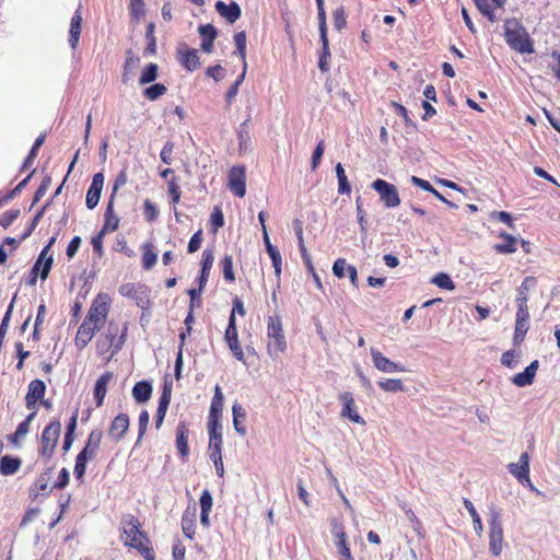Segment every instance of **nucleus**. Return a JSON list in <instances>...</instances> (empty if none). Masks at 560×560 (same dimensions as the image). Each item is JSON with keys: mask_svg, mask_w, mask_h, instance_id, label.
<instances>
[{"mask_svg": "<svg viewBox=\"0 0 560 560\" xmlns=\"http://www.w3.org/2000/svg\"><path fill=\"white\" fill-rule=\"evenodd\" d=\"M110 296L104 292H100L93 299L74 336L73 343L78 350H83L92 341L96 332L101 331L104 327L110 311Z\"/></svg>", "mask_w": 560, "mask_h": 560, "instance_id": "1", "label": "nucleus"}, {"mask_svg": "<svg viewBox=\"0 0 560 560\" xmlns=\"http://www.w3.org/2000/svg\"><path fill=\"white\" fill-rule=\"evenodd\" d=\"M119 539L126 548L136 550L144 560L156 559L153 542L138 516L131 513L121 515Z\"/></svg>", "mask_w": 560, "mask_h": 560, "instance_id": "2", "label": "nucleus"}, {"mask_svg": "<svg viewBox=\"0 0 560 560\" xmlns=\"http://www.w3.org/2000/svg\"><path fill=\"white\" fill-rule=\"evenodd\" d=\"M128 335V323L119 324L110 320L106 329L97 337L95 341V349L98 355L108 354L107 360H110L124 347Z\"/></svg>", "mask_w": 560, "mask_h": 560, "instance_id": "3", "label": "nucleus"}, {"mask_svg": "<svg viewBox=\"0 0 560 560\" xmlns=\"http://www.w3.org/2000/svg\"><path fill=\"white\" fill-rule=\"evenodd\" d=\"M504 37L511 49L520 54L534 52V44L526 28L515 19L504 23Z\"/></svg>", "mask_w": 560, "mask_h": 560, "instance_id": "4", "label": "nucleus"}, {"mask_svg": "<svg viewBox=\"0 0 560 560\" xmlns=\"http://www.w3.org/2000/svg\"><path fill=\"white\" fill-rule=\"evenodd\" d=\"M102 439L103 432L100 429H94L89 433L85 446L75 457L73 474L77 480H82L85 475L88 462L96 458Z\"/></svg>", "mask_w": 560, "mask_h": 560, "instance_id": "5", "label": "nucleus"}, {"mask_svg": "<svg viewBox=\"0 0 560 560\" xmlns=\"http://www.w3.org/2000/svg\"><path fill=\"white\" fill-rule=\"evenodd\" d=\"M267 339V353L270 358L278 359L287 351V340L279 315L268 317Z\"/></svg>", "mask_w": 560, "mask_h": 560, "instance_id": "6", "label": "nucleus"}, {"mask_svg": "<svg viewBox=\"0 0 560 560\" xmlns=\"http://www.w3.org/2000/svg\"><path fill=\"white\" fill-rule=\"evenodd\" d=\"M61 433L59 419H52L44 429L39 438L38 456L44 463H48L55 455V451Z\"/></svg>", "mask_w": 560, "mask_h": 560, "instance_id": "7", "label": "nucleus"}, {"mask_svg": "<svg viewBox=\"0 0 560 560\" xmlns=\"http://www.w3.org/2000/svg\"><path fill=\"white\" fill-rule=\"evenodd\" d=\"M503 548V527L501 513L495 506L490 508L489 518V549L495 557L500 556Z\"/></svg>", "mask_w": 560, "mask_h": 560, "instance_id": "8", "label": "nucleus"}, {"mask_svg": "<svg viewBox=\"0 0 560 560\" xmlns=\"http://www.w3.org/2000/svg\"><path fill=\"white\" fill-rule=\"evenodd\" d=\"M371 186L378 194L380 200L386 208H395L400 205L399 192L394 184L377 178Z\"/></svg>", "mask_w": 560, "mask_h": 560, "instance_id": "9", "label": "nucleus"}, {"mask_svg": "<svg viewBox=\"0 0 560 560\" xmlns=\"http://www.w3.org/2000/svg\"><path fill=\"white\" fill-rule=\"evenodd\" d=\"M228 187L232 194L243 198L246 194V168L243 165L232 166L228 174Z\"/></svg>", "mask_w": 560, "mask_h": 560, "instance_id": "10", "label": "nucleus"}, {"mask_svg": "<svg viewBox=\"0 0 560 560\" xmlns=\"http://www.w3.org/2000/svg\"><path fill=\"white\" fill-rule=\"evenodd\" d=\"M122 296L133 299L139 307L147 310L150 306L149 290L144 285L125 283L119 287Z\"/></svg>", "mask_w": 560, "mask_h": 560, "instance_id": "11", "label": "nucleus"}, {"mask_svg": "<svg viewBox=\"0 0 560 560\" xmlns=\"http://www.w3.org/2000/svg\"><path fill=\"white\" fill-rule=\"evenodd\" d=\"M224 340L226 341L230 350L233 355L238 360L244 362V352L238 341V332L236 327V318L233 314H230L229 324L224 334Z\"/></svg>", "mask_w": 560, "mask_h": 560, "instance_id": "12", "label": "nucleus"}, {"mask_svg": "<svg viewBox=\"0 0 560 560\" xmlns=\"http://www.w3.org/2000/svg\"><path fill=\"white\" fill-rule=\"evenodd\" d=\"M339 400L342 404L341 417L347 418L353 423L365 424V420L357 411L355 400L353 394L343 392L339 395Z\"/></svg>", "mask_w": 560, "mask_h": 560, "instance_id": "13", "label": "nucleus"}, {"mask_svg": "<svg viewBox=\"0 0 560 560\" xmlns=\"http://www.w3.org/2000/svg\"><path fill=\"white\" fill-rule=\"evenodd\" d=\"M508 469L523 486L532 487L529 478V456L526 452L521 454L518 463L509 464Z\"/></svg>", "mask_w": 560, "mask_h": 560, "instance_id": "14", "label": "nucleus"}, {"mask_svg": "<svg viewBox=\"0 0 560 560\" xmlns=\"http://www.w3.org/2000/svg\"><path fill=\"white\" fill-rule=\"evenodd\" d=\"M178 61L187 71H195L200 66L198 51L195 48H189L187 45H182L177 50Z\"/></svg>", "mask_w": 560, "mask_h": 560, "instance_id": "15", "label": "nucleus"}, {"mask_svg": "<svg viewBox=\"0 0 560 560\" xmlns=\"http://www.w3.org/2000/svg\"><path fill=\"white\" fill-rule=\"evenodd\" d=\"M104 185V175L103 173H96L93 175L92 183L88 189L85 197L86 208L92 210L94 209L101 198V192Z\"/></svg>", "mask_w": 560, "mask_h": 560, "instance_id": "16", "label": "nucleus"}, {"mask_svg": "<svg viewBox=\"0 0 560 560\" xmlns=\"http://www.w3.org/2000/svg\"><path fill=\"white\" fill-rule=\"evenodd\" d=\"M196 520H197V509L195 505L187 506L186 510L183 512L182 520H180V526L183 534L186 538L189 540L195 539L196 535Z\"/></svg>", "mask_w": 560, "mask_h": 560, "instance_id": "17", "label": "nucleus"}, {"mask_svg": "<svg viewBox=\"0 0 560 560\" xmlns=\"http://www.w3.org/2000/svg\"><path fill=\"white\" fill-rule=\"evenodd\" d=\"M371 355L374 363V366L385 373L392 372H405V366L390 361L388 358L383 355V353L376 349H371Z\"/></svg>", "mask_w": 560, "mask_h": 560, "instance_id": "18", "label": "nucleus"}, {"mask_svg": "<svg viewBox=\"0 0 560 560\" xmlns=\"http://www.w3.org/2000/svg\"><path fill=\"white\" fill-rule=\"evenodd\" d=\"M45 392L46 385L42 380L31 381L25 396V405L27 409L35 408L37 401L44 398Z\"/></svg>", "mask_w": 560, "mask_h": 560, "instance_id": "19", "label": "nucleus"}, {"mask_svg": "<svg viewBox=\"0 0 560 560\" xmlns=\"http://www.w3.org/2000/svg\"><path fill=\"white\" fill-rule=\"evenodd\" d=\"M129 417L127 413H119L116 416L109 424L108 434L115 441H120L124 439L126 432L129 428Z\"/></svg>", "mask_w": 560, "mask_h": 560, "instance_id": "20", "label": "nucleus"}, {"mask_svg": "<svg viewBox=\"0 0 560 560\" xmlns=\"http://www.w3.org/2000/svg\"><path fill=\"white\" fill-rule=\"evenodd\" d=\"M538 366V361L534 360L528 366L525 368L523 372H520L512 377V383L517 387L532 385L534 383Z\"/></svg>", "mask_w": 560, "mask_h": 560, "instance_id": "21", "label": "nucleus"}, {"mask_svg": "<svg viewBox=\"0 0 560 560\" xmlns=\"http://www.w3.org/2000/svg\"><path fill=\"white\" fill-rule=\"evenodd\" d=\"M114 196H109L105 212H104V223L101 229L103 233L115 232L119 228V218L115 214L114 211Z\"/></svg>", "mask_w": 560, "mask_h": 560, "instance_id": "22", "label": "nucleus"}, {"mask_svg": "<svg viewBox=\"0 0 560 560\" xmlns=\"http://www.w3.org/2000/svg\"><path fill=\"white\" fill-rule=\"evenodd\" d=\"M114 378V373L110 371L104 372L97 380L94 386V399L96 407H101L104 402L107 385Z\"/></svg>", "mask_w": 560, "mask_h": 560, "instance_id": "23", "label": "nucleus"}, {"mask_svg": "<svg viewBox=\"0 0 560 560\" xmlns=\"http://www.w3.org/2000/svg\"><path fill=\"white\" fill-rule=\"evenodd\" d=\"M189 428L185 421H180L176 429V447L182 458H187L189 454L188 446Z\"/></svg>", "mask_w": 560, "mask_h": 560, "instance_id": "24", "label": "nucleus"}, {"mask_svg": "<svg viewBox=\"0 0 560 560\" xmlns=\"http://www.w3.org/2000/svg\"><path fill=\"white\" fill-rule=\"evenodd\" d=\"M223 394L219 385L214 388V395L211 400L208 423H220L223 409Z\"/></svg>", "mask_w": 560, "mask_h": 560, "instance_id": "25", "label": "nucleus"}, {"mask_svg": "<svg viewBox=\"0 0 560 560\" xmlns=\"http://www.w3.org/2000/svg\"><path fill=\"white\" fill-rule=\"evenodd\" d=\"M215 10L221 16H223L230 23H234L235 21H237L242 14L241 8L236 2H231L230 4H226L223 1H217Z\"/></svg>", "mask_w": 560, "mask_h": 560, "instance_id": "26", "label": "nucleus"}, {"mask_svg": "<svg viewBox=\"0 0 560 560\" xmlns=\"http://www.w3.org/2000/svg\"><path fill=\"white\" fill-rule=\"evenodd\" d=\"M477 9L486 16L490 22H494L497 16L494 14V8H502L506 0H474Z\"/></svg>", "mask_w": 560, "mask_h": 560, "instance_id": "27", "label": "nucleus"}, {"mask_svg": "<svg viewBox=\"0 0 560 560\" xmlns=\"http://www.w3.org/2000/svg\"><path fill=\"white\" fill-rule=\"evenodd\" d=\"M82 27V14H81V5L77 9L73 16L71 18L70 28H69V44L72 49H75L79 44L80 34Z\"/></svg>", "mask_w": 560, "mask_h": 560, "instance_id": "28", "label": "nucleus"}, {"mask_svg": "<svg viewBox=\"0 0 560 560\" xmlns=\"http://www.w3.org/2000/svg\"><path fill=\"white\" fill-rule=\"evenodd\" d=\"M499 237L502 238L504 242L503 243H498L493 246L494 250L498 253V254H513L516 252L517 247V240L516 237H514L513 235L506 233V232H501L499 234Z\"/></svg>", "mask_w": 560, "mask_h": 560, "instance_id": "29", "label": "nucleus"}, {"mask_svg": "<svg viewBox=\"0 0 560 560\" xmlns=\"http://www.w3.org/2000/svg\"><path fill=\"white\" fill-rule=\"evenodd\" d=\"M152 386L147 381H140L132 387V396L137 402L143 404L151 398Z\"/></svg>", "mask_w": 560, "mask_h": 560, "instance_id": "30", "label": "nucleus"}, {"mask_svg": "<svg viewBox=\"0 0 560 560\" xmlns=\"http://www.w3.org/2000/svg\"><path fill=\"white\" fill-rule=\"evenodd\" d=\"M140 58L137 57L131 49L126 51V60L122 68V82L127 83L135 72V69L139 66Z\"/></svg>", "mask_w": 560, "mask_h": 560, "instance_id": "31", "label": "nucleus"}, {"mask_svg": "<svg viewBox=\"0 0 560 560\" xmlns=\"http://www.w3.org/2000/svg\"><path fill=\"white\" fill-rule=\"evenodd\" d=\"M533 281H534V278L526 277L524 279V281L522 282V284L520 285V288L517 289V293H518V295L516 298L517 311L528 312V306H527L528 290H529L528 282H533Z\"/></svg>", "mask_w": 560, "mask_h": 560, "instance_id": "32", "label": "nucleus"}, {"mask_svg": "<svg viewBox=\"0 0 560 560\" xmlns=\"http://www.w3.org/2000/svg\"><path fill=\"white\" fill-rule=\"evenodd\" d=\"M158 260V254L154 252L152 243H145L142 245V267L145 270H151Z\"/></svg>", "mask_w": 560, "mask_h": 560, "instance_id": "33", "label": "nucleus"}, {"mask_svg": "<svg viewBox=\"0 0 560 560\" xmlns=\"http://www.w3.org/2000/svg\"><path fill=\"white\" fill-rule=\"evenodd\" d=\"M21 466V459L5 455L0 460V474L9 476L15 474Z\"/></svg>", "mask_w": 560, "mask_h": 560, "instance_id": "34", "label": "nucleus"}, {"mask_svg": "<svg viewBox=\"0 0 560 560\" xmlns=\"http://www.w3.org/2000/svg\"><path fill=\"white\" fill-rule=\"evenodd\" d=\"M167 192L171 197V203L175 207L182 197L180 178L178 176H173L167 180Z\"/></svg>", "mask_w": 560, "mask_h": 560, "instance_id": "35", "label": "nucleus"}, {"mask_svg": "<svg viewBox=\"0 0 560 560\" xmlns=\"http://www.w3.org/2000/svg\"><path fill=\"white\" fill-rule=\"evenodd\" d=\"M158 73H159V66L156 63L151 62V63L147 65L141 71V74L139 78V84L144 85V84H149V83L155 81L158 78Z\"/></svg>", "mask_w": 560, "mask_h": 560, "instance_id": "36", "label": "nucleus"}, {"mask_svg": "<svg viewBox=\"0 0 560 560\" xmlns=\"http://www.w3.org/2000/svg\"><path fill=\"white\" fill-rule=\"evenodd\" d=\"M336 174L338 178V192L340 195H349L351 192V186L348 182L345 168L340 163L336 165Z\"/></svg>", "mask_w": 560, "mask_h": 560, "instance_id": "37", "label": "nucleus"}, {"mask_svg": "<svg viewBox=\"0 0 560 560\" xmlns=\"http://www.w3.org/2000/svg\"><path fill=\"white\" fill-rule=\"evenodd\" d=\"M31 424L27 421H22L13 434L8 435V441L14 446H21V440L30 432Z\"/></svg>", "mask_w": 560, "mask_h": 560, "instance_id": "38", "label": "nucleus"}, {"mask_svg": "<svg viewBox=\"0 0 560 560\" xmlns=\"http://www.w3.org/2000/svg\"><path fill=\"white\" fill-rule=\"evenodd\" d=\"M45 141V135H40L36 138L35 142L33 143L32 149L30 150L26 159L24 160V163L21 167V171L27 170L34 162V160L37 156L38 149L43 145Z\"/></svg>", "mask_w": 560, "mask_h": 560, "instance_id": "39", "label": "nucleus"}, {"mask_svg": "<svg viewBox=\"0 0 560 560\" xmlns=\"http://www.w3.org/2000/svg\"><path fill=\"white\" fill-rule=\"evenodd\" d=\"M155 25L154 23H149L145 28V37L148 40V46L144 49L145 56H152L156 54V38L154 36Z\"/></svg>", "mask_w": 560, "mask_h": 560, "instance_id": "40", "label": "nucleus"}, {"mask_svg": "<svg viewBox=\"0 0 560 560\" xmlns=\"http://www.w3.org/2000/svg\"><path fill=\"white\" fill-rule=\"evenodd\" d=\"M208 433H209V446H214L215 444L222 446V428L220 423H208Z\"/></svg>", "mask_w": 560, "mask_h": 560, "instance_id": "41", "label": "nucleus"}, {"mask_svg": "<svg viewBox=\"0 0 560 560\" xmlns=\"http://www.w3.org/2000/svg\"><path fill=\"white\" fill-rule=\"evenodd\" d=\"M232 413H233V425H234V429L238 433L245 434L246 430H245V428L242 424V420H244L245 417H246L245 410L242 408V406L235 404L232 407Z\"/></svg>", "mask_w": 560, "mask_h": 560, "instance_id": "42", "label": "nucleus"}, {"mask_svg": "<svg viewBox=\"0 0 560 560\" xmlns=\"http://www.w3.org/2000/svg\"><path fill=\"white\" fill-rule=\"evenodd\" d=\"M221 268L223 272V278L226 282L232 283L235 281V275L233 271V257L231 255H225L221 259Z\"/></svg>", "mask_w": 560, "mask_h": 560, "instance_id": "43", "label": "nucleus"}, {"mask_svg": "<svg viewBox=\"0 0 560 560\" xmlns=\"http://www.w3.org/2000/svg\"><path fill=\"white\" fill-rule=\"evenodd\" d=\"M167 88L162 83H155L143 90V96L149 101H155L166 94Z\"/></svg>", "mask_w": 560, "mask_h": 560, "instance_id": "44", "label": "nucleus"}, {"mask_svg": "<svg viewBox=\"0 0 560 560\" xmlns=\"http://www.w3.org/2000/svg\"><path fill=\"white\" fill-rule=\"evenodd\" d=\"M406 516L408 521L410 522L413 530L416 532L417 536L419 538H424L427 535V532L423 527L422 522L417 517L415 512L411 509H405Z\"/></svg>", "mask_w": 560, "mask_h": 560, "instance_id": "45", "label": "nucleus"}, {"mask_svg": "<svg viewBox=\"0 0 560 560\" xmlns=\"http://www.w3.org/2000/svg\"><path fill=\"white\" fill-rule=\"evenodd\" d=\"M55 242H56V237L55 236L50 237V240L48 241V244L42 249L35 265L33 266L32 271H31V273L33 276L32 280H31L32 283H35L36 279H37V270L39 269V266H40L42 261L44 260V258L46 256L50 255L49 250Z\"/></svg>", "mask_w": 560, "mask_h": 560, "instance_id": "46", "label": "nucleus"}, {"mask_svg": "<svg viewBox=\"0 0 560 560\" xmlns=\"http://www.w3.org/2000/svg\"><path fill=\"white\" fill-rule=\"evenodd\" d=\"M234 43L236 46L234 54L238 55L242 61H246V33L244 31L237 32L234 35Z\"/></svg>", "mask_w": 560, "mask_h": 560, "instance_id": "47", "label": "nucleus"}, {"mask_svg": "<svg viewBox=\"0 0 560 560\" xmlns=\"http://www.w3.org/2000/svg\"><path fill=\"white\" fill-rule=\"evenodd\" d=\"M332 23H334V27L338 31V32H341L346 25H347V13H346V10L342 5L338 7L337 9L334 10L332 12Z\"/></svg>", "mask_w": 560, "mask_h": 560, "instance_id": "48", "label": "nucleus"}, {"mask_svg": "<svg viewBox=\"0 0 560 560\" xmlns=\"http://www.w3.org/2000/svg\"><path fill=\"white\" fill-rule=\"evenodd\" d=\"M380 388L385 392L397 393L404 390V385L401 380L399 378H387L385 381L378 382Z\"/></svg>", "mask_w": 560, "mask_h": 560, "instance_id": "49", "label": "nucleus"}, {"mask_svg": "<svg viewBox=\"0 0 560 560\" xmlns=\"http://www.w3.org/2000/svg\"><path fill=\"white\" fill-rule=\"evenodd\" d=\"M432 282L441 289H445V290H450V291L455 289V283L453 282L451 277L444 272H440V273L435 275L434 278L432 279Z\"/></svg>", "mask_w": 560, "mask_h": 560, "instance_id": "50", "label": "nucleus"}, {"mask_svg": "<svg viewBox=\"0 0 560 560\" xmlns=\"http://www.w3.org/2000/svg\"><path fill=\"white\" fill-rule=\"evenodd\" d=\"M529 312L516 311L515 331L527 332Z\"/></svg>", "mask_w": 560, "mask_h": 560, "instance_id": "51", "label": "nucleus"}, {"mask_svg": "<svg viewBox=\"0 0 560 560\" xmlns=\"http://www.w3.org/2000/svg\"><path fill=\"white\" fill-rule=\"evenodd\" d=\"M351 267H353V266L349 265L345 258H338L334 262L332 272L337 278L341 279V278H345L346 276H348L347 275L348 268H351Z\"/></svg>", "mask_w": 560, "mask_h": 560, "instance_id": "52", "label": "nucleus"}, {"mask_svg": "<svg viewBox=\"0 0 560 560\" xmlns=\"http://www.w3.org/2000/svg\"><path fill=\"white\" fill-rule=\"evenodd\" d=\"M167 408H168V405H167V401H166V397H160L159 406H158V410H156V415H155V427H156V429L161 428V425H162V423L164 421Z\"/></svg>", "mask_w": 560, "mask_h": 560, "instance_id": "53", "label": "nucleus"}, {"mask_svg": "<svg viewBox=\"0 0 560 560\" xmlns=\"http://www.w3.org/2000/svg\"><path fill=\"white\" fill-rule=\"evenodd\" d=\"M338 553L341 556V560H354L351 555V550L349 544L347 542V538L335 540Z\"/></svg>", "mask_w": 560, "mask_h": 560, "instance_id": "54", "label": "nucleus"}, {"mask_svg": "<svg viewBox=\"0 0 560 560\" xmlns=\"http://www.w3.org/2000/svg\"><path fill=\"white\" fill-rule=\"evenodd\" d=\"M143 214L148 222H153L159 217V210L154 206V203L147 199L143 203Z\"/></svg>", "mask_w": 560, "mask_h": 560, "instance_id": "55", "label": "nucleus"}, {"mask_svg": "<svg viewBox=\"0 0 560 560\" xmlns=\"http://www.w3.org/2000/svg\"><path fill=\"white\" fill-rule=\"evenodd\" d=\"M130 14L136 20H139L145 14L143 0H130Z\"/></svg>", "mask_w": 560, "mask_h": 560, "instance_id": "56", "label": "nucleus"}, {"mask_svg": "<svg viewBox=\"0 0 560 560\" xmlns=\"http://www.w3.org/2000/svg\"><path fill=\"white\" fill-rule=\"evenodd\" d=\"M19 215V209H11L3 212L0 215V225L3 226L4 229L9 228Z\"/></svg>", "mask_w": 560, "mask_h": 560, "instance_id": "57", "label": "nucleus"}, {"mask_svg": "<svg viewBox=\"0 0 560 560\" xmlns=\"http://www.w3.org/2000/svg\"><path fill=\"white\" fill-rule=\"evenodd\" d=\"M51 178L50 176H45L38 186V188L35 191L33 205L38 202L47 192L48 188L50 187Z\"/></svg>", "mask_w": 560, "mask_h": 560, "instance_id": "58", "label": "nucleus"}, {"mask_svg": "<svg viewBox=\"0 0 560 560\" xmlns=\"http://www.w3.org/2000/svg\"><path fill=\"white\" fill-rule=\"evenodd\" d=\"M392 107L394 108L395 113L404 119L405 125L407 127L408 126L415 127V122L409 117L408 110H407V108L404 105H401V104H399L397 102H392Z\"/></svg>", "mask_w": 560, "mask_h": 560, "instance_id": "59", "label": "nucleus"}, {"mask_svg": "<svg viewBox=\"0 0 560 560\" xmlns=\"http://www.w3.org/2000/svg\"><path fill=\"white\" fill-rule=\"evenodd\" d=\"M270 259H271V262H272V267L275 269V273L278 278H280V275H281V265H282V258H281V254L280 252L275 248V249H270L269 252H267Z\"/></svg>", "mask_w": 560, "mask_h": 560, "instance_id": "60", "label": "nucleus"}, {"mask_svg": "<svg viewBox=\"0 0 560 560\" xmlns=\"http://www.w3.org/2000/svg\"><path fill=\"white\" fill-rule=\"evenodd\" d=\"M52 262H54L52 255L46 256L44 258V260L42 261L39 269L37 270V276L39 275L42 280L47 279V277L50 272Z\"/></svg>", "mask_w": 560, "mask_h": 560, "instance_id": "61", "label": "nucleus"}, {"mask_svg": "<svg viewBox=\"0 0 560 560\" xmlns=\"http://www.w3.org/2000/svg\"><path fill=\"white\" fill-rule=\"evenodd\" d=\"M330 525H331V533L335 536V540L347 538V534L345 532V526L339 520H337V518L331 520Z\"/></svg>", "mask_w": 560, "mask_h": 560, "instance_id": "62", "label": "nucleus"}, {"mask_svg": "<svg viewBox=\"0 0 560 560\" xmlns=\"http://www.w3.org/2000/svg\"><path fill=\"white\" fill-rule=\"evenodd\" d=\"M202 243V230H198L194 235L190 237L187 250L189 254L196 253Z\"/></svg>", "mask_w": 560, "mask_h": 560, "instance_id": "63", "label": "nucleus"}, {"mask_svg": "<svg viewBox=\"0 0 560 560\" xmlns=\"http://www.w3.org/2000/svg\"><path fill=\"white\" fill-rule=\"evenodd\" d=\"M172 555L174 560H185L186 555V547L183 545V542L177 539L173 544L172 548Z\"/></svg>", "mask_w": 560, "mask_h": 560, "instance_id": "64", "label": "nucleus"}]
</instances>
